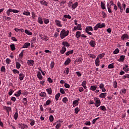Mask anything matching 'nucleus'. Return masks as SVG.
<instances>
[{
  "mask_svg": "<svg viewBox=\"0 0 129 129\" xmlns=\"http://www.w3.org/2000/svg\"><path fill=\"white\" fill-rule=\"evenodd\" d=\"M40 4L41 5H42V6H46V7L48 6V3H47V2L42 0L40 2Z\"/></svg>",
  "mask_w": 129,
  "mask_h": 129,
  "instance_id": "5701e85b",
  "label": "nucleus"
},
{
  "mask_svg": "<svg viewBox=\"0 0 129 129\" xmlns=\"http://www.w3.org/2000/svg\"><path fill=\"white\" fill-rule=\"evenodd\" d=\"M106 94V93H102L100 94L99 97H100L101 98H105Z\"/></svg>",
  "mask_w": 129,
  "mask_h": 129,
  "instance_id": "b1692460",
  "label": "nucleus"
},
{
  "mask_svg": "<svg viewBox=\"0 0 129 129\" xmlns=\"http://www.w3.org/2000/svg\"><path fill=\"white\" fill-rule=\"evenodd\" d=\"M105 55V53H101L98 56V58H100V59H101V58H103Z\"/></svg>",
  "mask_w": 129,
  "mask_h": 129,
  "instance_id": "603ef678",
  "label": "nucleus"
},
{
  "mask_svg": "<svg viewBox=\"0 0 129 129\" xmlns=\"http://www.w3.org/2000/svg\"><path fill=\"white\" fill-rule=\"evenodd\" d=\"M97 89V86L96 85H93L90 87V90L92 91H95Z\"/></svg>",
  "mask_w": 129,
  "mask_h": 129,
  "instance_id": "f8f14e48",
  "label": "nucleus"
},
{
  "mask_svg": "<svg viewBox=\"0 0 129 129\" xmlns=\"http://www.w3.org/2000/svg\"><path fill=\"white\" fill-rule=\"evenodd\" d=\"M89 31H93V28L91 26H87L86 28L85 32H89Z\"/></svg>",
  "mask_w": 129,
  "mask_h": 129,
  "instance_id": "6ab92c4d",
  "label": "nucleus"
},
{
  "mask_svg": "<svg viewBox=\"0 0 129 129\" xmlns=\"http://www.w3.org/2000/svg\"><path fill=\"white\" fill-rule=\"evenodd\" d=\"M73 52H74V51L73 50H70L69 51H67L66 53V56H69V55H70V54H73Z\"/></svg>",
  "mask_w": 129,
  "mask_h": 129,
  "instance_id": "473e14b6",
  "label": "nucleus"
},
{
  "mask_svg": "<svg viewBox=\"0 0 129 129\" xmlns=\"http://www.w3.org/2000/svg\"><path fill=\"white\" fill-rule=\"evenodd\" d=\"M100 109L101 110H103V111H105L106 110V108L105 107V106H101L100 107Z\"/></svg>",
  "mask_w": 129,
  "mask_h": 129,
  "instance_id": "49530a36",
  "label": "nucleus"
},
{
  "mask_svg": "<svg viewBox=\"0 0 129 129\" xmlns=\"http://www.w3.org/2000/svg\"><path fill=\"white\" fill-rule=\"evenodd\" d=\"M49 40V38L48 37V36H44V37L42 39L43 41H47Z\"/></svg>",
  "mask_w": 129,
  "mask_h": 129,
  "instance_id": "e2e57ef3",
  "label": "nucleus"
},
{
  "mask_svg": "<svg viewBox=\"0 0 129 129\" xmlns=\"http://www.w3.org/2000/svg\"><path fill=\"white\" fill-rule=\"evenodd\" d=\"M99 88L100 89H101L102 92H105V91H106V89L104 88V84L103 83H101L99 85Z\"/></svg>",
  "mask_w": 129,
  "mask_h": 129,
  "instance_id": "7ed1b4c3",
  "label": "nucleus"
},
{
  "mask_svg": "<svg viewBox=\"0 0 129 129\" xmlns=\"http://www.w3.org/2000/svg\"><path fill=\"white\" fill-rule=\"evenodd\" d=\"M119 53V49L118 48H116L114 51L113 54H118Z\"/></svg>",
  "mask_w": 129,
  "mask_h": 129,
  "instance_id": "052dcab7",
  "label": "nucleus"
},
{
  "mask_svg": "<svg viewBox=\"0 0 129 129\" xmlns=\"http://www.w3.org/2000/svg\"><path fill=\"white\" fill-rule=\"evenodd\" d=\"M76 61L77 62H79V63H80V62H82V61H83V59H82L81 57H80L79 58H77Z\"/></svg>",
  "mask_w": 129,
  "mask_h": 129,
  "instance_id": "8fccbe9b",
  "label": "nucleus"
},
{
  "mask_svg": "<svg viewBox=\"0 0 129 129\" xmlns=\"http://www.w3.org/2000/svg\"><path fill=\"white\" fill-rule=\"evenodd\" d=\"M38 23L39 24H40L41 25H43V19H42V17H39L38 19Z\"/></svg>",
  "mask_w": 129,
  "mask_h": 129,
  "instance_id": "7c9ffc66",
  "label": "nucleus"
},
{
  "mask_svg": "<svg viewBox=\"0 0 129 129\" xmlns=\"http://www.w3.org/2000/svg\"><path fill=\"white\" fill-rule=\"evenodd\" d=\"M124 58H125V56L124 55H121L120 56L119 59L118 60L119 62H121V61H123L124 60Z\"/></svg>",
  "mask_w": 129,
  "mask_h": 129,
  "instance_id": "c756f323",
  "label": "nucleus"
},
{
  "mask_svg": "<svg viewBox=\"0 0 129 129\" xmlns=\"http://www.w3.org/2000/svg\"><path fill=\"white\" fill-rule=\"evenodd\" d=\"M76 36L77 39H79L81 37V32L78 31L76 33Z\"/></svg>",
  "mask_w": 129,
  "mask_h": 129,
  "instance_id": "6e6552de",
  "label": "nucleus"
},
{
  "mask_svg": "<svg viewBox=\"0 0 129 129\" xmlns=\"http://www.w3.org/2000/svg\"><path fill=\"white\" fill-rule=\"evenodd\" d=\"M16 66L17 69H20V68H21V63H20L19 62H16Z\"/></svg>",
  "mask_w": 129,
  "mask_h": 129,
  "instance_id": "4c0bfd02",
  "label": "nucleus"
},
{
  "mask_svg": "<svg viewBox=\"0 0 129 129\" xmlns=\"http://www.w3.org/2000/svg\"><path fill=\"white\" fill-rule=\"evenodd\" d=\"M27 64L29 66H33L34 65V60H28L27 61Z\"/></svg>",
  "mask_w": 129,
  "mask_h": 129,
  "instance_id": "ddd939ff",
  "label": "nucleus"
},
{
  "mask_svg": "<svg viewBox=\"0 0 129 129\" xmlns=\"http://www.w3.org/2000/svg\"><path fill=\"white\" fill-rule=\"evenodd\" d=\"M10 48H11L12 51H15V50H16V46H15L14 44H12L10 45Z\"/></svg>",
  "mask_w": 129,
  "mask_h": 129,
  "instance_id": "58836bf2",
  "label": "nucleus"
},
{
  "mask_svg": "<svg viewBox=\"0 0 129 129\" xmlns=\"http://www.w3.org/2000/svg\"><path fill=\"white\" fill-rule=\"evenodd\" d=\"M1 72H6V68L5 67V66L2 67L1 69Z\"/></svg>",
  "mask_w": 129,
  "mask_h": 129,
  "instance_id": "0e129e2a",
  "label": "nucleus"
},
{
  "mask_svg": "<svg viewBox=\"0 0 129 129\" xmlns=\"http://www.w3.org/2000/svg\"><path fill=\"white\" fill-rule=\"evenodd\" d=\"M55 23L56 26H57V27H62V25H61V21H60L59 20H55Z\"/></svg>",
  "mask_w": 129,
  "mask_h": 129,
  "instance_id": "a211bd4d",
  "label": "nucleus"
},
{
  "mask_svg": "<svg viewBox=\"0 0 129 129\" xmlns=\"http://www.w3.org/2000/svg\"><path fill=\"white\" fill-rule=\"evenodd\" d=\"M19 115V113H18V110H17L15 113L14 114V117L15 120H17L18 119V116Z\"/></svg>",
  "mask_w": 129,
  "mask_h": 129,
  "instance_id": "393cba45",
  "label": "nucleus"
},
{
  "mask_svg": "<svg viewBox=\"0 0 129 129\" xmlns=\"http://www.w3.org/2000/svg\"><path fill=\"white\" fill-rule=\"evenodd\" d=\"M62 102H64V103H66L67 101H68V99H67V97H64L62 100Z\"/></svg>",
  "mask_w": 129,
  "mask_h": 129,
  "instance_id": "bf43d9fd",
  "label": "nucleus"
},
{
  "mask_svg": "<svg viewBox=\"0 0 129 129\" xmlns=\"http://www.w3.org/2000/svg\"><path fill=\"white\" fill-rule=\"evenodd\" d=\"M37 78L40 79V80H42L43 79V76L41 74V72H38L37 74Z\"/></svg>",
  "mask_w": 129,
  "mask_h": 129,
  "instance_id": "aec40b11",
  "label": "nucleus"
},
{
  "mask_svg": "<svg viewBox=\"0 0 129 129\" xmlns=\"http://www.w3.org/2000/svg\"><path fill=\"white\" fill-rule=\"evenodd\" d=\"M101 7L102 9V10H105V4L103 3V2L101 3Z\"/></svg>",
  "mask_w": 129,
  "mask_h": 129,
  "instance_id": "a18cd8bd",
  "label": "nucleus"
},
{
  "mask_svg": "<svg viewBox=\"0 0 129 129\" xmlns=\"http://www.w3.org/2000/svg\"><path fill=\"white\" fill-rule=\"evenodd\" d=\"M113 87L114 88H117V83L116 82V81H113Z\"/></svg>",
  "mask_w": 129,
  "mask_h": 129,
  "instance_id": "09e8293b",
  "label": "nucleus"
},
{
  "mask_svg": "<svg viewBox=\"0 0 129 129\" xmlns=\"http://www.w3.org/2000/svg\"><path fill=\"white\" fill-rule=\"evenodd\" d=\"M24 78H25V75L24 73H20L19 74V79L20 81L24 80Z\"/></svg>",
  "mask_w": 129,
  "mask_h": 129,
  "instance_id": "0eeeda50",
  "label": "nucleus"
},
{
  "mask_svg": "<svg viewBox=\"0 0 129 129\" xmlns=\"http://www.w3.org/2000/svg\"><path fill=\"white\" fill-rule=\"evenodd\" d=\"M121 40L124 41L125 40H127L128 39V35L127 34H123L121 37Z\"/></svg>",
  "mask_w": 129,
  "mask_h": 129,
  "instance_id": "20e7f679",
  "label": "nucleus"
},
{
  "mask_svg": "<svg viewBox=\"0 0 129 129\" xmlns=\"http://www.w3.org/2000/svg\"><path fill=\"white\" fill-rule=\"evenodd\" d=\"M23 15H24V16H30V15H31V13L30 12H29V11H24L23 13Z\"/></svg>",
  "mask_w": 129,
  "mask_h": 129,
  "instance_id": "c85d7f7f",
  "label": "nucleus"
},
{
  "mask_svg": "<svg viewBox=\"0 0 129 129\" xmlns=\"http://www.w3.org/2000/svg\"><path fill=\"white\" fill-rule=\"evenodd\" d=\"M66 50H67V48L65 46H62L61 50L60 51V54H64L66 52Z\"/></svg>",
  "mask_w": 129,
  "mask_h": 129,
  "instance_id": "9d476101",
  "label": "nucleus"
},
{
  "mask_svg": "<svg viewBox=\"0 0 129 129\" xmlns=\"http://www.w3.org/2000/svg\"><path fill=\"white\" fill-rule=\"evenodd\" d=\"M126 78H129V75L126 74L122 76V79H125Z\"/></svg>",
  "mask_w": 129,
  "mask_h": 129,
  "instance_id": "69168bd1",
  "label": "nucleus"
},
{
  "mask_svg": "<svg viewBox=\"0 0 129 129\" xmlns=\"http://www.w3.org/2000/svg\"><path fill=\"white\" fill-rule=\"evenodd\" d=\"M21 93H22V90H19L18 91H17L16 92V93H15L14 94V95H15V96H16L17 97H19V96H21Z\"/></svg>",
  "mask_w": 129,
  "mask_h": 129,
  "instance_id": "9b49d317",
  "label": "nucleus"
},
{
  "mask_svg": "<svg viewBox=\"0 0 129 129\" xmlns=\"http://www.w3.org/2000/svg\"><path fill=\"white\" fill-rule=\"evenodd\" d=\"M97 24L98 25L99 29H101V28L105 27V23H98Z\"/></svg>",
  "mask_w": 129,
  "mask_h": 129,
  "instance_id": "f3484780",
  "label": "nucleus"
},
{
  "mask_svg": "<svg viewBox=\"0 0 129 129\" xmlns=\"http://www.w3.org/2000/svg\"><path fill=\"white\" fill-rule=\"evenodd\" d=\"M39 96H41V97H46V93L45 92H41L39 93Z\"/></svg>",
  "mask_w": 129,
  "mask_h": 129,
  "instance_id": "72a5a7b5",
  "label": "nucleus"
},
{
  "mask_svg": "<svg viewBox=\"0 0 129 129\" xmlns=\"http://www.w3.org/2000/svg\"><path fill=\"white\" fill-rule=\"evenodd\" d=\"M50 103H52V100L49 99L47 101H46L45 104H44V105L47 106L50 105Z\"/></svg>",
  "mask_w": 129,
  "mask_h": 129,
  "instance_id": "f704fd0d",
  "label": "nucleus"
},
{
  "mask_svg": "<svg viewBox=\"0 0 129 129\" xmlns=\"http://www.w3.org/2000/svg\"><path fill=\"white\" fill-rule=\"evenodd\" d=\"M79 111H80V109H79V108L76 107L75 109V113H76V114H77Z\"/></svg>",
  "mask_w": 129,
  "mask_h": 129,
  "instance_id": "c03bdc74",
  "label": "nucleus"
},
{
  "mask_svg": "<svg viewBox=\"0 0 129 129\" xmlns=\"http://www.w3.org/2000/svg\"><path fill=\"white\" fill-rule=\"evenodd\" d=\"M69 35V30L66 31L64 29H62L60 32V36L61 39H64L65 37H67Z\"/></svg>",
  "mask_w": 129,
  "mask_h": 129,
  "instance_id": "f257e3e1",
  "label": "nucleus"
},
{
  "mask_svg": "<svg viewBox=\"0 0 129 129\" xmlns=\"http://www.w3.org/2000/svg\"><path fill=\"white\" fill-rule=\"evenodd\" d=\"M37 39H36V37H33L32 38L31 41V44H34V43L36 42Z\"/></svg>",
  "mask_w": 129,
  "mask_h": 129,
  "instance_id": "864d4df0",
  "label": "nucleus"
},
{
  "mask_svg": "<svg viewBox=\"0 0 129 129\" xmlns=\"http://www.w3.org/2000/svg\"><path fill=\"white\" fill-rule=\"evenodd\" d=\"M89 56L90 58H92V59H95V58H96V56L92 54H89Z\"/></svg>",
  "mask_w": 129,
  "mask_h": 129,
  "instance_id": "5fc2aeb1",
  "label": "nucleus"
},
{
  "mask_svg": "<svg viewBox=\"0 0 129 129\" xmlns=\"http://www.w3.org/2000/svg\"><path fill=\"white\" fill-rule=\"evenodd\" d=\"M23 55H24V50H22V51L19 55V58H21V59H22L23 58Z\"/></svg>",
  "mask_w": 129,
  "mask_h": 129,
  "instance_id": "6e6d98bb",
  "label": "nucleus"
},
{
  "mask_svg": "<svg viewBox=\"0 0 129 129\" xmlns=\"http://www.w3.org/2000/svg\"><path fill=\"white\" fill-rule=\"evenodd\" d=\"M82 86L84 88V89H86L87 87H86V81H84L82 83Z\"/></svg>",
  "mask_w": 129,
  "mask_h": 129,
  "instance_id": "bb28decb",
  "label": "nucleus"
},
{
  "mask_svg": "<svg viewBox=\"0 0 129 129\" xmlns=\"http://www.w3.org/2000/svg\"><path fill=\"white\" fill-rule=\"evenodd\" d=\"M123 70H124L125 72L127 73V72H128L129 71L128 66H127V64H125V67L123 68Z\"/></svg>",
  "mask_w": 129,
  "mask_h": 129,
  "instance_id": "dca6fc26",
  "label": "nucleus"
},
{
  "mask_svg": "<svg viewBox=\"0 0 129 129\" xmlns=\"http://www.w3.org/2000/svg\"><path fill=\"white\" fill-rule=\"evenodd\" d=\"M107 8L108 9V13H111V7L110 6V5H109V4L107 3Z\"/></svg>",
  "mask_w": 129,
  "mask_h": 129,
  "instance_id": "a878e982",
  "label": "nucleus"
},
{
  "mask_svg": "<svg viewBox=\"0 0 129 129\" xmlns=\"http://www.w3.org/2000/svg\"><path fill=\"white\" fill-rule=\"evenodd\" d=\"M19 125V127L20 129H25V128L26 127V126L28 127V126L25 124H23V123H19L18 124Z\"/></svg>",
  "mask_w": 129,
  "mask_h": 129,
  "instance_id": "39448f33",
  "label": "nucleus"
},
{
  "mask_svg": "<svg viewBox=\"0 0 129 129\" xmlns=\"http://www.w3.org/2000/svg\"><path fill=\"white\" fill-rule=\"evenodd\" d=\"M25 34H26L27 35H28L29 36H32V35H33V33L29 31V30L27 29L25 30Z\"/></svg>",
  "mask_w": 129,
  "mask_h": 129,
  "instance_id": "cd10ccee",
  "label": "nucleus"
},
{
  "mask_svg": "<svg viewBox=\"0 0 129 129\" xmlns=\"http://www.w3.org/2000/svg\"><path fill=\"white\" fill-rule=\"evenodd\" d=\"M6 62L7 64H10V63H11V59L7 58L6 59Z\"/></svg>",
  "mask_w": 129,
  "mask_h": 129,
  "instance_id": "338daca9",
  "label": "nucleus"
},
{
  "mask_svg": "<svg viewBox=\"0 0 129 129\" xmlns=\"http://www.w3.org/2000/svg\"><path fill=\"white\" fill-rule=\"evenodd\" d=\"M23 100L24 105H27L28 104V99H27V98H24Z\"/></svg>",
  "mask_w": 129,
  "mask_h": 129,
  "instance_id": "c9c22d12",
  "label": "nucleus"
},
{
  "mask_svg": "<svg viewBox=\"0 0 129 129\" xmlns=\"http://www.w3.org/2000/svg\"><path fill=\"white\" fill-rule=\"evenodd\" d=\"M89 44L91 47H95V45H96V43H95V41L93 40H91L89 42Z\"/></svg>",
  "mask_w": 129,
  "mask_h": 129,
  "instance_id": "4468645a",
  "label": "nucleus"
},
{
  "mask_svg": "<svg viewBox=\"0 0 129 129\" xmlns=\"http://www.w3.org/2000/svg\"><path fill=\"white\" fill-rule=\"evenodd\" d=\"M60 95H61L60 93H57L55 95V100H56V101H58V100H59V98L60 97Z\"/></svg>",
  "mask_w": 129,
  "mask_h": 129,
  "instance_id": "a19ab883",
  "label": "nucleus"
},
{
  "mask_svg": "<svg viewBox=\"0 0 129 129\" xmlns=\"http://www.w3.org/2000/svg\"><path fill=\"white\" fill-rule=\"evenodd\" d=\"M30 45H31V43H30L29 42H26L23 45V46L22 47V48H29V46H30Z\"/></svg>",
  "mask_w": 129,
  "mask_h": 129,
  "instance_id": "412c9836",
  "label": "nucleus"
},
{
  "mask_svg": "<svg viewBox=\"0 0 129 129\" xmlns=\"http://www.w3.org/2000/svg\"><path fill=\"white\" fill-rule=\"evenodd\" d=\"M63 17L65 18V19H69V20L71 19V16H70L69 15H64Z\"/></svg>",
  "mask_w": 129,
  "mask_h": 129,
  "instance_id": "3c124183",
  "label": "nucleus"
},
{
  "mask_svg": "<svg viewBox=\"0 0 129 129\" xmlns=\"http://www.w3.org/2000/svg\"><path fill=\"white\" fill-rule=\"evenodd\" d=\"M13 72L14 74H19L20 73V71H18L17 70L14 69L13 70Z\"/></svg>",
  "mask_w": 129,
  "mask_h": 129,
  "instance_id": "de8ad7c7",
  "label": "nucleus"
},
{
  "mask_svg": "<svg viewBox=\"0 0 129 129\" xmlns=\"http://www.w3.org/2000/svg\"><path fill=\"white\" fill-rule=\"evenodd\" d=\"M77 28H78V30H79L80 31L82 30L81 24H78V26H77Z\"/></svg>",
  "mask_w": 129,
  "mask_h": 129,
  "instance_id": "680f3d73",
  "label": "nucleus"
},
{
  "mask_svg": "<svg viewBox=\"0 0 129 129\" xmlns=\"http://www.w3.org/2000/svg\"><path fill=\"white\" fill-rule=\"evenodd\" d=\"M30 122V125L33 126L35 124V120H31Z\"/></svg>",
  "mask_w": 129,
  "mask_h": 129,
  "instance_id": "774afa93",
  "label": "nucleus"
},
{
  "mask_svg": "<svg viewBox=\"0 0 129 129\" xmlns=\"http://www.w3.org/2000/svg\"><path fill=\"white\" fill-rule=\"evenodd\" d=\"M4 109H6V110H7L8 113H9V111H10V110H12V107H7L6 106H5L4 107Z\"/></svg>",
  "mask_w": 129,
  "mask_h": 129,
  "instance_id": "2f4dec72",
  "label": "nucleus"
},
{
  "mask_svg": "<svg viewBox=\"0 0 129 129\" xmlns=\"http://www.w3.org/2000/svg\"><path fill=\"white\" fill-rule=\"evenodd\" d=\"M62 45H63V47H70V44H69L67 41L62 42Z\"/></svg>",
  "mask_w": 129,
  "mask_h": 129,
  "instance_id": "1a4fd4ad",
  "label": "nucleus"
},
{
  "mask_svg": "<svg viewBox=\"0 0 129 129\" xmlns=\"http://www.w3.org/2000/svg\"><path fill=\"white\" fill-rule=\"evenodd\" d=\"M46 91L49 94H52V89L51 88L46 89Z\"/></svg>",
  "mask_w": 129,
  "mask_h": 129,
  "instance_id": "79ce46f5",
  "label": "nucleus"
},
{
  "mask_svg": "<svg viewBox=\"0 0 129 129\" xmlns=\"http://www.w3.org/2000/svg\"><path fill=\"white\" fill-rule=\"evenodd\" d=\"M108 69H112L113 68H114V63H112L108 66Z\"/></svg>",
  "mask_w": 129,
  "mask_h": 129,
  "instance_id": "ea45409f",
  "label": "nucleus"
},
{
  "mask_svg": "<svg viewBox=\"0 0 129 129\" xmlns=\"http://www.w3.org/2000/svg\"><path fill=\"white\" fill-rule=\"evenodd\" d=\"M79 104V102L78 100H75L73 102V107H75V106H77Z\"/></svg>",
  "mask_w": 129,
  "mask_h": 129,
  "instance_id": "2eb2a0df",
  "label": "nucleus"
},
{
  "mask_svg": "<svg viewBox=\"0 0 129 129\" xmlns=\"http://www.w3.org/2000/svg\"><path fill=\"white\" fill-rule=\"evenodd\" d=\"M43 21H44V24H45L46 25H47V24H49V23L50 22V21L49 20V19H46V18H44Z\"/></svg>",
  "mask_w": 129,
  "mask_h": 129,
  "instance_id": "37998d69",
  "label": "nucleus"
},
{
  "mask_svg": "<svg viewBox=\"0 0 129 129\" xmlns=\"http://www.w3.org/2000/svg\"><path fill=\"white\" fill-rule=\"evenodd\" d=\"M78 7V2H76L74 4H73L72 6V9H75L76 8Z\"/></svg>",
  "mask_w": 129,
  "mask_h": 129,
  "instance_id": "4be33fe9",
  "label": "nucleus"
},
{
  "mask_svg": "<svg viewBox=\"0 0 129 129\" xmlns=\"http://www.w3.org/2000/svg\"><path fill=\"white\" fill-rule=\"evenodd\" d=\"M95 65L97 67L99 66L100 63V60H99V57H97L95 61Z\"/></svg>",
  "mask_w": 129,
  "mask_h": 129,
  "instance_id": "423d86ee",
  "label": "nucleus"
},
{
  "mask_svg": "<svg viewBox=\"0 0 129 129\" xmlns=\"http://www.w3.org/2000/svg\"><path fill=\"white\" fill-rule=\"evenodd\" d=\"M117 7L118 8H119V9L120 10H121V4H120V2H118L117 3Z\"/></svg>",
  "mask_w": 129,
  "mask_h": 129,
  "instance_id": "4d7b16f0",
  "label": "nucleus"
},
{
  "mask_svg": "<svg viewBox=\"0 0 129 129\" xmlns=\"http://www.w3.org/2000/svg\"><path fill=\"white\" fill-rule=\"evenodd\" d=\"M94 101L96 102V104H95V106H96V107H98V106H99L101 104L100 100H99V98H95Z\"/></svg>",
  "mask_w": 129,
  "mask_h": 129,
  "instance_id": "f03ea898",
  "label": "nucleus"
},
{
  "mask_svg": "<svg viewBox=\"0 0 129 129\" xmlns=\"http://www.w3.org/2000/svg\"><path fill=\"white\" fill-rule=\"evenodd\" d=\"M70 62H71V59L70 58H69L64 62V65H68L69 63H70Z\"/></svg>",
  "mask_w": 129,
  "mask_h": 129,
  "instance_id": "e433bc0d",
  "label": "nucleus"
},
{
  "mask_svg": "<svg viewBox=\"0 0 129 129\" xmlns=\"http://www.w3.org/2000/svg\"><path fill=\"white\" fill-rule=\"evenodd\" d=\"M56 125L55 126V128L57 129L60 128L61 127V124L60 123H56Z\"/></svg>",
  "mask_w": 129,
  "mask_h": 129,
  "instance_id": "13d9d810",
  "label": "nucleus"
}]
</instances>
